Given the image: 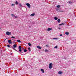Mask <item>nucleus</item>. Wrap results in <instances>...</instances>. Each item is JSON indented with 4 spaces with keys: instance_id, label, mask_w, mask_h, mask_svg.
I'll return each mask as SVG.
<instances>
[{
    "instance_id": "f257e3e1",
    "label": "nucleus",
    "mask_w": 76,
    "mask_h": 76,
    "mask_svg": "<svg viewBox=\"0 0 76 76\" xmlns=\"http://www.w3.org/2000/svg\"><path fill=\"white\" fill-rule=\"evenodd\" d=\"M6 34L7 35H11V34H12V33L9 31H7L6 32Z\"/></svg>"
},
{
    "instance_id": "f03ea898",
    "label": "nucleus",
    "mask_w": 76,
    "mask_h": 76,
    "mask_svg": "<svg viewBox=\"0 0 76 76\" xmlns=\"http://www.w3.org/2000/svg\"><path fill=\"white\" fill-rule=\"evenodd\" d=\"M18 49H19V51L20 52H22V47L20 46H19V48H18Z\"/></svg>"
},
{
    "instance_id": "7ed1b4c3",
    "label": "nucleus",
    "mask_w": 76,
    "mask_h": 76,
    "mask_svg": "<svg viewBox=\"0 0 76 76\" xmlns=\"http://www.w3.org/2000/svg\"><path fill=\"white\" fill-rule=\"evenodd\" d=\"M52 65H53V64H52L51 63H50L49 65V69H51V68H52Z\"/></svg>"
},
{
    "instance_id": "20e7f679",
    "label": "nucleus",
    "mask_w": 76,
    "mask_h": 76,
    "mask_svg": "<svg viewBox=\"0 0 76 76\" xmlns=\"http://www.w3.org/2000/svg\"><path fill=\"white\" fill-rule=\"evenodd\" d=\"M26 4V6H28V7L29 8H30V7H31V5L27 3Z\"/></svg>"
},
{
    "instance_id": "39448f33",
    "label": "nucleus",
    "mask_w": 76,
    "mask_h": 76,
    "mask_svg": "<svg viewBox=\"0 0 76 76\" xmlns=\"http://www.w3.org/2000/svg\"><path fill=\"white\" fill-rule=\"evenodd\" d=\"M13 47L12 46L11 47L12 48H16L17 45H16L15 44L13 45Z\"/></svg>"
},
{
    "instance_id": "423d86ee",
    "label": "nucleus",
    "mask_w": 76,
    "mask_h": 76,
    "mask_svg": "<svg viewBox=\"0 0 76 76\" xmlns=\"http://www.w3.org/2000/svg\"><path fill=\"white\" fill-rule=\"evenodd\" d=\"M11 40H8V42H9V43L10 44H12V42L11 41Z\"/></svg>"
},
{
    "instance_id": "0eeeda50",
    "label": "nucleus",
    "mask_w": 76,
    "mask_h": 76,
    "mask_svg": "<svg viewBox=\"0 0 76 76\" xmlns=\"http://www.w3.org/2000/svg\"><path fill=\"white\" fill-rule=\"evenodd\" d=\"M51 30H52V28H49L47 29L48 31H51Z\"/></svg>"
},
{
    "instance_id": "6e6552de",
    "label": "nucleus",
    "mask_w": 76,
    "mask_h": 76,
    "mask_svg": "<svg viewBox=\"0 0 76 76\" xmlns=\"http://www.w3.org/2000/svg\"><path fill=\"white\" fill-rule=\"evenodd\" d=\"M22 50H24V52H25V53H26V51H27V50L26 49H23V48H22Z\"/></svg>"
},
{
    "instance_id": "1a4fd4ad",
    "label": "nucleus",
    "mask_w": 76,
    "mask_h": 76,
    "mask_svg": "<svg viewBox=\"0 0 76 76\" xmlns=\"http://www.w3.org/2000/svg\"><path fill=\"white\" fill-rule=\"evenodd\" d=\"M63 73V72H61V71H59L58 72V74L60 75L61 74H62Z\"/></svg>"
},
{
    "instance_id": "9d476101",
    "label": "nucleus",
    "mask_w": 76,
    "mask_h": 76,
    "mask_svg": "<svg viewBox=\"0 0 76 76\" xmlns=\"http://www.w3.org/2000/svg\"><path fill=\"white\" fill-rule=\"evenodd\" d=\"M41 70L42 71V72L43 73H44V69H41Z\"/></svg>"
},
{
    "instance_id": "9b49d317",
    "label": "nucleus",
    "mask_w": 76,
    "mask_h": 76,
    "mask_svg": "<svg viewBox=\"0 0 76 76\" xmlns=\"http://www.w3.org/2000/svg\"><path fill=\"white\" fill-rule=\"evenodd\" d=\"M37 48H39V49H41V48L39 46H37Z\"/></svg>"
},
{
    "instance_id": "f8f14e48",
    "label": "nucleus",
    "mask_w": 76,
    "mask_h": 76,
    "mask_svg": "<svg viewBox=\"0 0 76 76\" xmlns=\"http://www.w3.org/2000/svg\"><path fill=\"white\" fill-rule=\"evenodd\" d=\"M31 16H35V14L34 13H33L32 14H31L30 15Z\"/></svg>"
},
{
    "instance_id": "ddd939ff",
    "label": "nucleus",
    "mask_w": 76,
    "mask_h": 76,
    "mask_svg": "<svg viewBox=\"0 0 76 76\" xmlns=\"http://www.w3.org/2000/svg\"><path fill=\"white\" fill-rule=\"evenodd\" d=\"M57 21L58 22V23H60V22L61 20H60V19H58Z\"/></svg>"
},
{
    "instance_id": "4468645a",
    "label": "nucleus",
    "mask_w": 76,
    "mask_h": 76,
    "mask_svg": "<svg viewBox=\"0 0 76 76\" xmlns=\"http://www.w3.org/2000/svg\"><path fill=\"white\" fill-rule=\"evenodd\" d=\"M58 8H59L60 7V5H57V6H56Z\"/></svg>"
},
{
    "instance_id": "2eb2a0df",
    "label": "nucleus",
    "mask_w": 76,
    "mask_h": 76,
    "mask_svg": "<svg viewBox=\"0 0 76 76\" xmlns=\"http://www.w3.org/2000/svg\"><path fill=\"white\" fill-rule=\"evenodd\" d=\"M19 6L20 7H22V4L20 3L19 4Z\"/></svg>"
},
{
    "instance_id": "dca6fc26",
    "label": "nucleus",
    "mask_w": 76,
    "mask_h": 76,
    "mask_svg": "<svg viewBox=\"0 0 76 76\" xmlns=\"http://www.w3.org/2000/svg\"><path fill=\"white\" fill-rule=\"evenodd\" d=\"M54 19L55 20H57V19H58V18L57 17H55Z\"/></svg>"
},
{
    "instance_id": "f3484780",
    "label": "nucleus",
    "mask_w": 76,
    "mask_h": 76,
    "mask_svg": "<svg viewBox=\"0 0 76 76\" xmlns=\"http://www.w3.org/2000/svg\"><path fill=\"white\" fill-rule=\"evenodd\" d=\"M28 45L29 46V47H31V43H28Z\"/></svg>"
},
{
    "instance_id": "a211bd4d",
    "label": "nucleus",
    "mask_w": 76,
    "mask_h": 76,
    "mask_svg": "<svg viewBox=\"0 0 76 76\" xmlns=\"http://www.w3.org/2000/svg\"><path fill=\"white\" fill-rule=\"evenodd\" d=\"M17 42H21V41L19 40H17Z\"/></svg>"
},
{
    "instance_id": "6ab92c4d",
    "label": "nucleus",
    "mask_w": 76,
    "mask_h": 76,
    "mask_svg": "<svg viewBox=\"0 0 76 76\" xmlns=\"http://www.w3.org/2000/svg\"><path fill=\"white\" fill-rule=\"evenodd\" d=\"M56 10L57 11V12H60V10L59 9H57Z\"/></svg>"
},
{
    "instance_id": "aec40b11",
    "label": "nucleus",
    "mask_w": 76,
    "mask_h": 76,
    "mask_svg": "<svg viewBox=\"0 0 76 76\" xmlns=\"http://www.w3.org/2000/svg\"><path fill=\"white\" fill-rule=\"evenodd\" d=\"M65 34L66 35H69V32H66L65 33Z\"/></svg>"
},
{
    "instance_id": "412c9836",
    "label": "nucleus",
    "mask_w": 76,
    "mask_h": 76,
    "mask_svg": "<svg viewBox=\"0 0 76 76\" xmlns=\"http://www.w3.org/2000/svg\"><path fill=\"white\" fill-rule=\"evenodd\" d=\"M28 50H29V51H31V48H28Z\"/></svg>"
},
{
    "instance_id": "4be33fe9",
    "label": "nucleus",
    "mask_w": 76,
    "mask_h": 76,
    "mask_svg": "<svg viewBox=\"0 0 76 76\" xmlns=\"http://www.w3.org/2000/svg\"><path fill=\"white\" fill-rule=\"evenodd\" d=\"M11 38H13L14 39H16V38L14 37L13 36L11 37Z\"/></svg>"
},
{
    "instance_id": "5701e85b",
    "label": "nucleus",
    "mask_w": 76,
    "mask_h": 76,
    "mask_svg": "<svg viewBox=\"0 0 76 76\" xmlns=\"http://www.w3.org/2000/svg\"><path fill=\"white\" fill-rule=\"evenodd\" d=\"M15 4H16V5H17V4H18V2L17 1H16L15 2Z\"/></svg>"
},
{
    "instance_id": "b1692460",
    "label": "nucleus",
    "mask_w": 76,
    "mask_h": 76,
    "mask_svg": "<svg viewBox=\"0 0 76 76\" xmlns=\"http://www.w3.org/2000/svg\"><path fill=\"white\" fill-rule=\"evenodd\" d=\"M11 15L12 16V17H14L15 16V15H14L12 14Z\"/></svg>"
},
{
    "instance_id": "393cba45",
    "label": "nucleus",
    "mask_w": 76,
    "mask_h": 76,
    "mask_svg": "<svg viewBox=\"0 0 76 76\" xmlns=\"http://www.w3.org/2000/svg\"><path fill=\"white\" fill-rule=\"evenodd\" d=\"M54 48H56V49L57 48V46H56L55 47H54Z\"/></svg>"
},
{
    "instance_id": "a878e982",
    "label": "nucleus",
    "mask_w": 76,
    "mask_h": 76,
    "mask_svg": "<svg viewBox=\"0 0 76 76\" xmlns=\"http://www.w3.org/2000/svg\"><path fill=\"white\" fill-rule=\"evenodd\" d=\"M69 4H71V3H72V1H69Z\"/></svg>"
},
{
    "instance_id": "bb28decb",
    "label": "nucleus",
    "mask_w": 76,
    "mask_h": 76,
    "mask_svg": "<svg viewBox=\"0 0 76 76\" xmlns=\"http://www.w3.org/2000/svg\"><path fill=\"white\" fill-rule=\"evenodd\" d=\"M48 50H45V52H48Z\"/></svg>"
},
{
    "instance_id": "cd10ccee",
    "label": "nucleus",
    "mask_w": 76,
    "mask_h": 76,
    "mask_svg": "<svg viewBox=\"0 0 76 76\" xmlns=\"http://www.w3.org/2000/svg\"><path fill=\"white\" fill-rule=\"evenodd\" d=\"M12 6H15V4H12Z\"/></svg>"
},
{
    "instance_id": "c85d7f7f",
    "label": "nucleus",
    "mask_w": 76,
    "mask_h": 76,
    "mask_svg": "<svg viewBox=\"0 0 76 76\" xmlns=\"http://www.w3.org/2000/svg\"><path fill=\"white\" fill-rule=\"evenodd\" d=\"M61 25H63H63H64V23H61Z\"/></svg>"
},
{
    "instance_id": "c756f323",
    "label": "nucleus",
    "mask_w": 76,
    "mask_h": 76,
    "mask_svg": "<svg viewBox=\"0 0 76 76\" xmlns=\"http://www.w3.org/2000/svg\"><path fill=\"white\" fill-rule=\"evenodd\" d=\"M54 39H57V38H53Z\"/></svg>"
},
{
    "instance_id": "7c9ffc66",
    "label": "nucleus",
    "mask_w": 76,
    "mask_h": 76,
    "mask_svg": "<svg viewBox=\"0 0 76 76\" xmlns=\"http://www.w3.org/2000/svg\"><path fill=\"white\" fill-rule=\"evenodd\" d=\"M13 49H14V50H15V51H18L17 50H16V49H15V48H13Z\"/></svg>"
},
{
    "instance_id": "2f4dec72",
    "label": "nucleus",
    "mask_w": 76,
    "mask_h": 76,
    "mask_svg": "<svg viewBox=\"0 0 76 76\" xmlns=\"http://www.w3.org/2000/svg\"><path fill=\"white\" fill-rule=\"evenodd\" d=\"M7 47H8L9 48V47H10V45H7Z\"/></svg>"
},
{
    "instance_id": "473e14b6",
    "label": "nucleus",
    "mask_w": 76,
    "mask_h": 76,
    "mask_svg": "<svg viewBox=\"0 0 76 76\" xmlns=\"http://www.w3.org/2000/svg\"><path fill=\"white\" fill-rule=\"evenodd\" d=\"M14 17H15V18H17V16H15Z\"/></svg>"
},
{
    "instance_id": "72a5a7b5",
    "label": "nucleus",
    "mask_w": 76,
    "mask_h": 76,
    "mask_svg": "<svg viewBox=\"0 0 76 76\" xmlns=\"http://www.w3.org/2000/svg\"><path fill=\"white\" fill-rule=\"evenodd\" d=\"M60 12H63V11H60Z\"/></svg>"
},
{
    "instance_id": "f704fd0d",
    "label": "nucleus",
    "mask_w": 76,
    "mask_h": 76,
    "mask_svg": "<svg viewBox=\"0 0 76 76\" xmlns=\"http://www.w3.org/2000/svg\"><path fill=\"white\" fill-rule=\"evenodd\" d=\"M59 26H61V25H61V24H59Z\"/></svg>"
},
{
    "instance_id": "c9c22d12",
    "label": "nucleus",
    "mask_w": 76,
    "mask_h": 76,
    "mask_svg": "<svg viewBox=\"0 0 76 76\" xmlns=\"http://www.w3.org/2000/svg\"><path fill=\"white\" fill-rule=\"evenodd\" d=\"M60 36H61V37L62 36V34H61L60 35Z\"/></svg>"
},
{
    "instance_id": "e433bc0d",
    "label": "nucleus",
    "mask_w": 76,
    "mask_h": 76,
    "mask_svg": "<svg viewBox=\"0 0 76 76\" xmlns=\"http://www.w3.org/2000/svg\"><path fill=\"white\" fill-rule=\"evenodd\" d=\"M58 29H61V28H58Z\"/></svg>"
},
{
    "instance_id": "4c0bfd02",
    "label": "nucleus",
    "mask_w": 76,
    "mask_h": 76,
    "mask_svg": "<svg viewBox=\"0 0 76 76\" xmlns=\"http://www.w3.org/2000/svg\"><path fill=\"white\" fill-rule=\"evenodd\" d=\"M6 39H7V38H6V39H4V41H6Z\"/></svg>"
},
{
    "instance_id": "58836bf2",
    "label": "nucleus",
    "mask_w": 76,
    "mask_h": 76,
    "mask_svg": "<svg viewBox=\"0 0 76 76\" xmlns=\"http://www.w3.org/2000/svg\"><path fill=\"white\" fill-rule=\"evenodd\" d=\"M46 47H48V45H46Z\"/></svg>"
},
{
    "instance_id": "ea45409f",
    "label": "nucleus",
    "mask_w": 76,
    "mask_h": 76,
    "mask_svg": "<svg viewBox=\"0 0 76 76\" xmlns=\"http://www.w3.org/2000/svg\"><path fill=\"white\" fill-rule=\"evenodd\" d=\"M21 53H23V52H21Z\"/></svg>"
},
{
    "instance_id": "a19ab883",
    "label": "nucleus",
    "mask_w": 76,
    "mask_h": 76,
    "mask_svg": "<svg viewBox=\"0 0 76 76\" xmlns=\"http://www.w3.org/2000/svg\"><path fill=\"white\" fill-rule=\"evenodd\" d=\"M11 54H12V53H11Z\"/></svg>"
}]
</instances>
